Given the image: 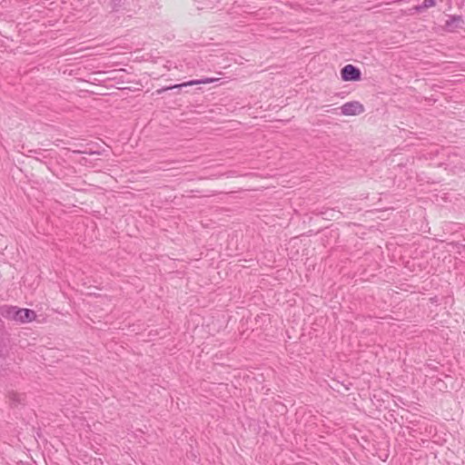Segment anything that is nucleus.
Returning <instances> with one entry per match:
<instances>
[{
    "label": "nucleus",
    "instance_id": "nucleus-1",
    "mask_svg": "<svg viewBox=\"0 0 465 465\" xmlns=\"http://www.w3.org/2000/svg\"><path fill=\"white\" fill-rule=\"evenodd\" d=\"M5 317L20 322H30L35 320L36 313L30 309H19L10 306L5 310Z\"/></svg>",
    "mask_w": 465,
    "mask_h": 465
},
{
    "label": "nucleus",
    "instance_id": "nucleus-2",
    "mask_svg": "<svg viewBox=\"0 0 465 465\" xmlns=\"http://www.w3.org/2000/svg\"><path fill=\"white\" fill-rule=\"evenodd\" d=\"M341 76L343 81L355 82L361 80V73L358 67L352 64H347L341 68Z\"/></svg>",
    "mask_w": 465,
    "mask_h": 465
},
{
    "label": "nucleus",
    "instance_id": "nucleus-3",
    "mask_svg": "<svg viewBox=\"0 0 465 465\" xmlns=\"http://www.w3.org/2000/svg\"><path fill=\"white\" fill-rule=\"evenodd\" d=\"M341 111L343 115H359L364 112V106L358 101H351L345 103L341 107Z\"/></svg>",
    "mask_w": 465,
    "mask_h": 465
},
{
    "label": "nucleus",
    "instance_id": "nucleus-4",
    "mask_svg": "<svg viewBox=\"0 0 465 465\" xmlns=\"http://www.w3.org/2000/svg\"><path fill=\"white\" fill-rule=\"evenodd\" d=\"M217 79H215V78H209V77L202 78L199 80H191L189 82H185L183 84H174L173 86L167 87L164 90L174 89V88L181 89L182 87H185V86H191V85H196V84H205L213 83Z\"/></svg>",
    "mask_w": 465,
    "mask_h": 465
},
{
    "label": "nucleus",
    "instance_id": "nucleus-5",
    "mask_svg": "<svg viewBox=\"0 0 465 465\" xmlns=\"http://www.w3.org/2000/svg\"><path fill=\"white\" fill-rule=\"evenodd\" d=\"M127 0H107L106 6L111 12H119L125 9Z\"/></svg>",
    "mask_w": 465,
    "mask_h": 465
},
{
    "label": "nucleus",
    "instance_id": "nucleus-6",
    "mask_svg": "<svg viewBox=\"0 0 465 465\" xmlns=\"http://www.w3.org/2000/svg\"><path fill=\"white\" fill-rule=\"evenodd\" d=\"M463 23V19L460 15H451L450 19L446 21V26L450 28H456L460 26Z\"/></svg>",
    "mask_w": 465,
    "mask_h": 465
},
{
    "label": "nucleus",
    "instance_id": "nucleus-7",
    "mask_svg": "<svg viewBox=\"0 0 465 465\" xmlns=\"http://www.w3.org/2000/svg\"><path fill=\"white\" fill-rule=\"evenodd\" d=\"M436 5V0H423V2L412 8L416 13H421L425 9L432 7Z\"/></svg>",
    "mask_w": 465,
    "mask_h": 465
},
{
    "label": "nucleus",
    "instance_id": "nucleus-8",
    "mask_svg": "<svg viewBox=\"0 0 465 465\" xmlns=\"http://www.w3.org/2000/svg\"><path fill=\"white\" fill-rule=\"evenodd\" d=\"M9 398L15 403H20L22 401V395L15 392H10Z\"/></svg>",
    "mask_w": 465,
    "mask_h": 465
},
{
    "label": "nucleus",
    "instance_id": "nucleus-9",
    "mask_svg": "<svg viewBox=\"0 0 465 465\" xmlns=\"http://www.w3.org/2000/svg\"><path fill=\"white\" fill-rule=\"evenodd\" d=\"M220 0H203V4L206 8H213L216 3H219Z\"/></svg>",
    "mask_w": 465,
    "mask_h": 465
},
{
    "label": "nucleus",
    "instance_id": "nucleus-10",
    "mask_svg": "<svg viewBox=\"0 0 465 465\" xmlns=\"http://www.w3.org/2000/svg\"><path fill=\"white\" fill-rule=\"evenodd\" d=\"M75 153H86L85 151H74Z\"/></svg>",
    "mask_w": 465,
    "mask_h": 465
}]
</instances>
